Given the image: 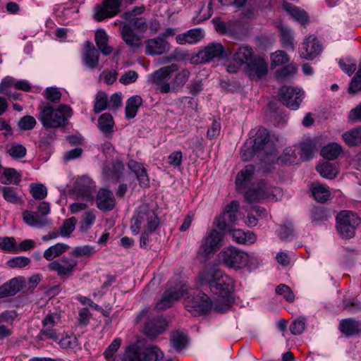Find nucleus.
<instances>
[{
    "mask_svg": "<svg viewBox=\"0 0 361 361\" xmlns=\"http://www.w3.org/2000/svg\"><path fill=\"white\" fill-rule=\"evenodd\" d=\"M200 279L203 283L209 286L213 294L222 298V302H212L207 295L198 292L192 298L188 297L185 300L188 311L195 316L205 314L212 307L216 312H226L230 307L228 298L234 289L233 280L220 270L214 269L204 271Z\"/></svg>",
    "mask_w": 361,
    "mask_h": 361,
    "instance_id": "nucleus-1",
    "label": "nucleus"
},
{
    "mask_svg": "<svg viewBox=\"0 0 361 361\" xmlns=\"http://www.w3.org/2000/svg\"><path fill=\"white\" fill-rule=\"evenodd\" d=\"M255 154L267 164L274 163L277 158L275 145L270 140L269 132L264 128H259L256 137L252 141H247L241 149V159L244 161L250 160Z\"/></svg>",
    "mask_w": 361,
    "mask_h": 361,
    "instance_id": "nucleus-2",
    "label": "nucleus"
},
{
    "mask_svg": "<svg viewBox=\"0 0 361 361\" xmlns=\"http://www.w3.org/2000/svg\"><path fill=\"white\" fill-rule=\"evenodd\" d=\"M39 119L47 128H57L68 124V119L73 116V110L67 104H60L54 109L50 104L42 106Z\"/></svg>",
    "mask_w": 361,
    "mask_h": 361,
    "instance_id": "nucleus-3",
    "label": "nucleus"
},
{
    "mask_svg": "<svg viewBox=\"0 0 361 361\" xmlns=\"http://www.w3.org/2000/svg\"><path fill=\"white\" fill-rule=\"evenodd\" d=\"M219 262L228 268L252 269L257 267L259 261L254 256L233 246L224 247L218 255Z\"/></svg>",
    "mask_w": 361,
    "mask_h": 361,
    "instance_id": "nucleus-4",
    "label": "nucleus"
},
{
    "mask_svg": "<svg viewBox=\"0 0 361 361\" xmlns=\"http://www.w3.org/2000/svg\"><path fill=\"white\" fill-rule=\"evenodd\" d=\"M160 220L153 205L147 203L141 204L131 219L130 230L137 235L142 229L154 232L159 225Z\"/></svg>",
    "mask_w": 361,
    "mask_h": 361,
    "instance_id": "nucleus-5",
    "label": "nucleus"
},
{
    "mask_svg": "<svg viewBox=\"0 0 361 361\" xmlns=\"http://www.w3.org/2000/svg\"><path fill=\"white\" fill-rule=\"evenodd\" d=\"M283 196V191L278 187H271L264 180L251 184L245 191V197L248 202H260L267 199L277 201Z\"/></svg>",
    "mask_w": 361,
    "mask_h": 361,
    "instance_id": "nucleus-6",
    "label": "nucleus"
},
{
    "mask_svg": "<svg viewBox=\"0 0 361 361\" xmlns=\"http://www.w3.org/2000/svg\"><path fill=\"white\" fill-rule=\"evenodd\" d=\"M360 224V217L353 212L341 211L336 215V229L343 238H353Z\"/></svg>",
    "mask_w": 361,
    "mask_h": 361,
    "instance_id": "nucleus-7",
    "label": "nucleus"
},
{
    "mask_svg": "<svg viewBox=\"0 0 361 361\" xmlns=\"http://www.w3.org/2000/svg\"><path fill=\"white\" fill-rule=\"evenodd\" d=\"M188 290L185 283L183 281L175 282L170 281L168 288L164 293L161 298L157 302L156 309L164 310L171 307L175 301L180 299Z\"/></svg>",
    "mask_w": 361,
    "mask_h": 361,
    "instance_id": "nucleus-8",
    "label": "nucleus"
},
{
    "mask_svg": "<svg viewBox=\"0 0 361 361\" xmlns=\"http://www.w3.org/2000/svg\"><path fill=\"white\" fill-rule=\"evenodd\" d=\"M178 66L175 63L164 66L154 71L151 75V81L157 87V90H159L160 92L168 93L171 90L169 81L172 73L178 71Z\"/></svg>",
    "mask_w": 361,
    "mask_h": 361,
    "instance_id": "nucleus-9",
    "label": "nucleus"
},
{
    "mask_svg": "<svg viewBox=\"0 0 361 361\" xmlns=\"http://www.w3.org/2000/svg\"><path fill=\"white\" fill-rule=\"evenodd\" d=\"M77 265L75 259L63 256L48 264L47 268L56 272L60 279L66 280L73 276Z\"/></svg>",
    "mask_w": 361,
    "mask_h": 361,
    "instance_id": "nucleus-10",
    "label": "nucleus"
},
{
    "mask_svg": "<svg viewBox=\"0 0 361 361\" xmlns=\"http://www.w3.org/2000/svg\"><path fill=\"white\" fill-rule=\"evenodd\" d=\"M304 92L296 87L283 86L280 89L279 99L286 107L296 110L303 99Z\"/></svg>",
    "mask_w": 361,
    "mask_h": 361,
    "instance_id": "nucleus-11",
    "label": "nucleus"
},
{
    "mask_svg": "<svg viewBox=\"0 0 361 361\" xmlns=\"http://www.w3.org/2000/svg\"><path fill=\"white\" fill-rule=\"evenodd\" d=\"M222 238V234L216 230H212L204 238L198 250V255L203 257V262L207 261L209 255L221 246Z\"/></svg>",
    "mask_w": 361,
    "mask_h": 361,
    "instance_id": "nucleus-12",
    "label": "nucleus"
},
{
    "mask_svg": "<svg viewBox=\"0 0 361 361\" xmlns=\"http://www.w3.org/2000/svg\"><path fill=\"white\" fill-rule=\"evenodd\" d=\"M238 209V201H233L228 204L223 214L216 220L217 228L221 231L230 230L237 221Z\"/></svg>",
    "mask_w": 361,
    "mask_h": 361,
    "instance_id": "nucleus-13",
    "label": "nucleus"
},
{
    "mask_svg": "<svg viewBox=\"0 0 361 361\" xmlns=\"http://www.w3.org/2000/svg\"><path fill=\"white\" fill-rule=\"evenodd\" d=\"M123 0H104L102 4L94 7V18L97 21H102L107 18L116 16L119 12V8Z\"/></svg>",
    "mask_w": 361,
    "mask_h": 361,
    "instance_id": "nucleus-14",
    "label": "nucleus"
},
{
    "mask_svg": "<svg viewBox=\"0 0 361 361\" xmlns=\"http://www.w3.org/2000/svg\"><path fill=\"white\" fill-rule=\"evenodd\" d=\"M56 319H59L56 314H48L42 321V327L37 338L39 341L51 339L54 341L58 340V335L54 326L57 324Z\"/></svg>",
    "mask_w": 361,
    "mask_h": 361,
    "instance_id": "nucleus-15",
    "label": "nucleus"
},
{
    "mask_svg": "<svg viewBox=\"0 0 361 361\" xmlns=\"http://www.w3.org/2000/svg\"><path fill=\"white\" fill-rule=\"evenodd\" d=\"M322 47L314 35L305 37L300 49V57L307 60H313L322 51Z\"/></svg>",
    "mask_w": 361,
    "mask_h": 361,
    "instance_id": "nucleus-16",
    "label": "nucleus"
},
{
    "mask_svg": "<svg viewBox=\"0 0 361 361\" xmlns=\"http://www.w3.org/2000/svg\"><path fill=\"white\" fill-rule=\"evenodd\" d=\"M74 190L79 197L87 202H92L95 192V185L92 180L82 176L78 179L75 184Z\"/></svg>",
    "mask_w": 361,
    "mask_h": 361,
    "instance_id": "nucleus-17",
    "label": "nucleus"
},
{
    "mask_svg": "<svg viewBox=\"0 0 361 361\" xmlns=\"http://www.w3.org/2000/svg\"><path fill=\"white\" fill-rule=\"evenodd\" d=\"M245 70L251 79L259 80L267 74L268 66L263 59L256 57L245 66Z\"/></svg>",
    "mask_w": 361,
    "mask_h": 361,
    "instance_id": "nucleus-18",
    "label": "nucleus"
},
{
    "mask_svg": "<svg viewBox=\"0 0 361 361\" xmlns=\"http://www.w3.org/2000/svg\"><path fill=\"white\" fill-rule=\"evenodd\" d=\"M167 327V322L161 317L148 318L144 327L145 334L150 337H156L163 333Z\"/></svg>",
    "mask_w": 361,
    "mask_h": 361,
    "instance_id": "nucleus-19",
    "label": "nucleus"
},
{
    "mask_svg": "<svg viewBox=\"0 0 361 361\" xmlns=\"http://www.w3.org/2000/svg\"><path fill=\"white\" fill-rule=\"evenodd\" d=\"M170 46L166 39L162 37H157L147 40L146 45V54L150 56L160 55L168 52Z\"/></svg>",
    "mask_w": 361,
    "mask_h": 361,
    "instance_id": "nucleus-20",
    "label": "nucleus"
},
{
    "mask_svg": "<svg viewBox=\"0 0 361 361\" xmlns=\"http://www.w3.org/2000/svg\"><path fill=\"white\" fill-rule=\"evenodd\" d=\"M26 286L24 277L19 276L12 279L0 286V298L12 296Z\"/></svg>",
    "mask_w": 361,
    "mask_h": 361,
    "instance_id": "nucleus-21",
    "label": "nucleus"
},
{
    "mask_svg": "<svg viewBox=\"0 0 361 361\" xmlns=\"http://www.w3.org/2000/svg\"><path fill=\"white\" fill-rule=\"evenodd\" d=\"M224 48L220 43H210L198 53V57L204 62H208L214 59L220 58L224 54Z\"/></svg>",
    "mask_w": 361,
    "mask_h": 361,
    "instance_id": "nucleus-22",
    "label": "nucleus"
},
{
    "mask_svg": "<svg viewBox=\"0 0 361 361\" xmlns=\"http://www.w3.org/2000/svg\"><path fill=\"white\" fill-rule=\"evenodd\" d=\"M96 202L98 209L104 212L112 210L116 205L113 193L104 188H101L98 191Z\"/></svg>",
    "mask_w": 361,
    "mask_h": 361,
    "instance_id": "nucleus-23",
    "label": "nucleus"
},
{
    "mask_svg": "<svg viewBox=\"0 0 361 361\" xmlns=\"http://www.w3.org/2000/svg\"><path fill=\"white\" fill-rule=\"evenodd\" d=\"M99 54L91 42H86L84 46L82 61L90 69L95 68L99 64Z\"/></svg>",
    "mask_w": 361,
    "mask_h": 361,
    "instance_id": "nucleus-24",
    "label": "nucleus"
},
{
    "mask_svg": "<svg viewBox=\"0 0 361 361\" xmlns=\"http://www.w3.org/2000/svg\"><path fill=\"white\" fill-rule=\"evenodd\" d=\"M255 173V167L252 165H247L236 176L235 185L238 190L247 188Z\"/></svg>",
    "mask_w": 361,
    "mask_h": 361,
    "instance_id": "nucleus-25",
    "label": "nucleus"
},
{
    "mask_svg": "<svg viewBox=\"0 0 361 361\" xmlns=\"http://www.w3.org/2000/svg\"><path fill=\"white\" fill-rule=\"evenodd\" d=\"M128 166L129 169L135 174L140 186L144 188L149 186V178L147 171L142 164L134 160H130Z\"/></svg>",
    "mask_w": 361,
    "mask_h": 361,
    "instance_id": "nucleus-26",
    "label": "nucleus"
},
{
    "mask_svg": "<svg viewBox=\"0 0 361 361\" xmlns=\"http://www.w3.org/2000/svg\"><path fill=\"white\" fill-rule=\"evenodd\" d=\"M255 58L252 48L247 45L240 46L233 54L234 61L240 65L247 66Z\"/></svg>",
    "mask_w": 361,
    "mask_h": 361,
    "instance_id": "nucleus-27",
    "label": "nucleus"
},
{
    "mask_svg": "<svg viewBox=\"0 0 361 361\" xmlns=\"http://www.w3.org/2000/svg\"><path fill=\"white\" fill-rule=\"evenodd\" d=\"M203 37L204 34L202 30L199 28H195L177 35L176 39L177 43L179 44H184L186 43L194 44L200 41Z\"/></svg>",
    "mask_w": 361,
    "mask_h": 361,
    "instance_id": "nucleus-28",
    "label": "nucleus"
},
{
    "mask_svg": "<svg viewBox=\"0 0 361 361\" xmlns=\"http://www.w3.org/2000/svg\"><path fill=\"white\" fill-rule=\"evenodd\" d=\"M233 240L239 244H253L256 241V235L251 231H245L242 229L228 230Z\"/></svg>",
    "mask_w": 361,
    "mask_h": 361,
    "instance_id": "nucleus-29",
    "label": "nucleus"
},
{
    "mask_svg": "<svg viewBox=\"0 0 361 361\" xmlns=\"http://www.w3.org/2000/svg\"><path fill=\"white\" fill-rule=\"evenodd\" d=\"M23 217L24 221L32 227L42 228L48 224L47 218L36 212L25 211L23 213Z\"/></svg>",
    "mask_w": 361,
    "mask_h": 361,
    "instance_id": "nucleus-30",
    "label": "nucleus"
},
{
    "mask_svg": "<svg viewBox=\"0 0 361 361\" xmlns=\"http://www.w3.org/2000/svg\"><path fill=\"white\" fill-rule=\"evenodd\" d=\"M114 122L112 116L109 113L102 114L98 119V126L101 132L108 137L114 133Z\"/></svg>",
    "mask_w": 361,
    "mask_h": 361,
    "instance_id": "nucleus-31",
    "label": "nucleus"
},
{
    "mask_svg": "<svg viewBox=\"0 0 361 361\" xmlns=\"http://www.w3.org/2000/svg\"><path fill=\"white\" fill-rule=\"evenodd\" d=\"M142 104V99L139 95H134L128 98L126 104V118L131 119L135 117L138 109Z\"/></svg>",
    "mask_w": 361,
    "mask_h": 361,
    "instance_id": "nucleus-32",
    "label": "nucleus"
},
{
    "mask_svg": "<svg viewBox=\"0 0 361 361\" xmlns=\"http://www.w3.org/2000/svg\"><path fill=\"white\" fill-rule=\"evenodd\" d=\"M311 191L315 200L321 203L325 202L331 195L329 188L319 183H314L312 185Z\"/></svg>",
    "mask_w": 361,
    "mask_h": 361,
    "instance_id": "nucleus-33",
    "label": "nucleus"
},
{
    "mask_svg": "<svg viewBox=\"0 0 361 361\" xmlns=\"http://www.w3.org/2000/svg\"><path fill=\"white\" fill-rule=\"evenodd\" d=\"M124 170V165L121 160L116 159L113 162L112 169H109L106 166L103 168L104 176L109 179L118 180L122 176Z\"/></svg>",
    "mask_w": 361,
    "mask_h": 361,
    "instance_id": "nucleus-34",
    "label": "nucleus"
},
{
    "mask_svg": "<svg viewBox=\"0 0 361 361\" xmlns=\"http://www.w3.org/2000/svg\"><path fill=\"white\" fill-rule=\"evenodd\" d=\"M69 249L66 244L58 243L47 250L43 253V257L48 261H52L54 259L60 257Z\"/></svg>",
    "mask_w": 361,
    "mask_h": 361,
    "instance_id": "nucleus-35",
    "label": "nucleus"
},
{
    "mask_svg": "<svg viewBox=\"0 0 361 361\" xmlns=\"http://www.w3.org/2000/svg\"><path fill=\"white\" fill-rule=\"evenodd\" d=\"M95 42L101 52L107 56L112 53L113 48L108 45V36L102 30H98L95 32Z\"/></svg>",
    "mask_w": 361,
    "mask_h": 361,
    "instance_id": "nucleus-36",
    "label": "nucleus"
},
{
    "mask_svg": "<svg viewBox=\"0 0 361 361\" xmlns=\"http://www.w3.org/2000/svg\"><path fill=\"white\" fill-rule=\"evenodd\" d=\"M339 329L347 336L357 335L360 331L359 323L352 319L343 320L340 324Z\"/></svg>",
    "mask_w": 361,
    "mask_h": 361,
    "instance_id": "nucleus-37",
    "label": "nucleus"
},
{
    "mask_svg": "<svg viewBox=\"0 0 361 361\" xmlns=\"http://www.w3.org/2000/svg\"><path fill=\"white\" fill-rule=\"evenodd\" d=\"M342 151L343 149L339 144L331 142L322 147L321 155L326 159L334 160L338 157Z\"/></svg>",
    "mask_w": 361,
    "mask_h": 361,
    "instance_id": "nucleus-38",
    "label": "nucleus"
},
{
    "mask_svg": "<svg viewBox=\"0 0 361 361\" xmlns=\"http://www.w3.org/2000/svg\"><path fill=\"white\" fill-rule=\"evenodd\" d=\"M121 35L124 42L132 47H138L140 45V38L133 32L130 26L126 24L123 26Z\"/></svg>",
    "mask_w": 361,
    "mask_h": 361,
    "instance_id": "nucleus-39",
    "label": "nucleus"
},
{
    "mask_svg": "<svg viewBox=\"0 0 361 361\" xmlns=\"http://www.w3.org/2000/svg\"><path fill=\"white\" fill-rule=\"evenodd\" d=\"M123 361H145L143 353L137 345H132L126 350Z\"/></svg>",
    "mask_w": 361,
    "mask_h": 361,
    "instance_id": "nucleus-40",
    "label": "nucleus"
},
{
    "mask_svg": "<svg viewBox=\"0 0 361 361\" xmlns=\"http://www.w3.org/2000/svg\"><path fill=\"white\" fill-rule=\"evenodd\" d=\"M61 348L66 350H73L79 348V343L76 336L66 334L58 342Z\"/></svg>",
    "mask_w": 361,
    "mask_h": 361,
    "instance_id": "nucleus-41",
    "label": "nucleus"
},
{
    "mask_svg": "<svg viewBox=\"0 0 361 361\" xmlns=\"http://www.w3.org/2000/svg\"><path fill=\"white\" fill-rule=\"evenodd\" d=\"M317 171L319 174L326 178L333 179L336 178L338 173L337 169L336 166L328 161L324 162L317 166Z\"/></svg>",
    "mask_w": 361,
    "mask_h": 361,
    "instance_id": "nucleus-42",
    "label": "nucleus"
},
{
    "mask_svg": "<svg viewBox=\"0 0 361 361\" xmlns=\"http://www.w3.org/2000/svg\"><path fill=\"white\" fill-rule=\"evenodd\" d=\"M285 8L289 12L290 15L299 23L304 24L308 21L307 13L290 4L284 5Z\"/></svg>",
    "mask_w": 361,
    "mask_h": 361,
    "instance_id": "nucleus-43",
    "label": "nucleus"
},
{
    "mask_svg": "<svg viewBox=\"0 0 361 361\" xmlns=\"http://www.w3.org/2000/svg\"><path fill=\"white\" fill-rule=\"evenodd\" d=\"M145 361H158L164 357V353L156 345H149L142 352Z\"/></svg>",
    "mask_w": 361,
    "mask_h": 361,
    "instance_id": "nucleus-44",
    "label": "nucleus"
},
{
    "mask_svg": "<svg viewBox=\"0 0 361 361\" xmlns=\"http://www.w3.org/2000/svg\"><path fill=\"white\" fill-rule=\"evenodd\" d=\"M360 128H354L344 133L342 135L345 142L349 146H356L360 144Z\"/></svg>",
    "mask_w": 361,
    "mask_h": 361,
    "instance_id": "nucleus-45",
    "label": "nucleus"
},
{
    "mask_svg": "<svg viewBox=\"0 0 361 361\" xmlns=\"http://www.w3.org/2000/svg\"><path fill=\"white\" fill-rule=\"evenodd\" d=\"M0 249L8 253H18V247L13 237H0Z\"/></svg>",
    "mask_w": 361,
    "mask_h": 361,
    "instance_id": "nucleus-46",
    "label": "nucleus"
},
{
    "mask_svg": "<svg viewBox=\"0 0 361 361\" xmlns=\"http://www.w3.org/2000/svg\"><path fill=\"white\" fill-rule=\"evenodd\" d=\"M109 107L107 94L104 92H98L95 97L94 111L95 114L100 113Z\"/></svg>",
    "mask_w": 361,
    "mask_h": 361,
    "instance_id": "nucleus-47",
    "label": "nucleus"
},
{
    "mask_svg": "<svg viewBox=\"0 0 361 361\" xmlns=\"http://www.w3.org/2000/svg\"><path fill=\"white\" fill-rule=\"evenodd\" d=\"M187 335L183 332L175 331L171 335V346L176 350H180L187 343Z\"/></svg>",
    "mask_w": 361,
    "mask_h": 361,
    "instance_id": "nucleus-48",
    "label": "nucleus"
},
{
    "mask_svg": "<svg viewBox=\"0 0 361 361\" xmlns=\"http://www.w3.org/2000/svg\"><path fill=\"white\" fill-rule=\"evenodd\" d=\"M30 192L34 199L42 200L47 195V188L41 183H32L30 185Z\"/></svg>",
    "mask_w": 361,
    "mask_h": 361,
    "instance_id": "nucleus-49",
    "label": "nucleus"
},
{
    "mask_svg": "<svg viewBox=\"0 0 361 361\" xmlns=\"http://www.w3.org/2000/svg\"><path fill=\"white\" fill-rule=\"evenodd\" d=\"M26 148L22 145L13 143L7 147V153L13 159H21L26 155Z\"/></svg>",
    "mask_w": 361,
    "mask_h": 361,
    "instance_id": "nucleus-50",
    "label": "nucleus"
},
{
    "mask_svg": "<svg viewBox=\"0 0 361 361\" xmlns=\"http://www.w3.org/2000/svg\"><path fill=\"white\" fill-rule=\"evenodd\" d=\"M330 216L329 213L323 207L315 208L312 214V221L315 224H320L329 219Z\"/></svg>",
    "mask_w": 361,
    "mask_h": 361,
    "instance_id": "nucleus-51",
    "label": "nucleus"
},
{
    "mask_svg": "<svg viewBox=\"0 0 361 361\" xmlns=\"http://www.w3.org/2000/svg\"><path fill=\"white\" fill-rule=\"evenodd\" d=\"M2 194L4 198L11 203L18 204L21 202V198L12 187H3Z\"/></svg>",
    "mask_w": 361,
    "mask_h": 361,
    "instance_id": "nucleus-52",
    "label": "nucleus"
},
{
    "mask_svg": "<svg viewBox=\"0 0 361 361\" xmlns=\"http://www.w3.org/2000/svg\"><path fill=\"white\" fill-rule=\"evenodd\" d=\"M95 252L94 247L90 245L75 247L71 252V255L75 257H89Z\"/></svg>",
    "mask_w": 361,
    "mask_h": 361,
    "instance_id": "nucleus-53",
    "label": "nucleus"
},
{
    "mask_svg": "<svg viewBox=\"0 0 361 361\" xmlns=\"http://www.w3.org/2000/svg\"><path fill=\"white\" fill-rule=\"evenodd\" d=\"M281 42L284 47L294 49L293 37L291 30L288 27H282L281 29Z\"/></svg>",
    "mask_w": 361,
    "mask_h": 361,
    "instance_id": "nucleus-54",
    "label": "nucleus"
},
{
    "mask_svg": "<svg viewBox=\"0 0 361 361\" xmlns=\"http://www.w3.org/2000/svg\"><path fill=\"white\" fill-rule=\"evenodd\" d=\"M126 19L128 20V23L126 25L130 26L133 30L142 32L147 30V25L143 18L132 17Z\"/></svg>",
    "mask_w": 361,
    "mask_h": 361,
    "instance_id": "nucleus-55",
    "label": "nucleus"
},
{
    "mask_svg": "<svg viewBox=\"0 0 361 361\" xmlns=\"http://www.w3.org/2000/svg\"><path fill=\"white\" fill-rule=\"evenodd\" d=\"M29 257L18 256L11 258L7 261V265L11 268H23L30 263Z\"/></svg>",
    "mask_w": 361,
    "mask_h": 361,
    "instance_id": "nucleus-56",
    "label": "nucleus"
},
{
    "mask_svg": "<svg viewBox=\"0 0 361 361\" xmlns=\"http://www.w3.org/2000/svg\"><path fill=\"white\" fill-rule=\"evenodd\" d=\"M77 220L71 217L64 221L63 226L60 228V234L63 237H69L74 231Z\"/></svg>",
    "mask_w": 361,
    "mask_h": 361,
    "instance_id": "nucleus-57",
    "label": "nucleus"
},
{
    "mask_svg": "<svg viewBox=\"0 0 361 361\" xmlns=\"http://www.w3.org/2000/svg\"><path fill=\"white\" fill-rule=\"evenodd\" d=\"M271 66H281L289 61L288 54L283 51H277L271 54Z\"/></svg>",
    "mask_w": 361,
    "mask_h": 361,
    "instance_id": "nucleus-58",
    "label": "nucleus"
},
{
    "mask_svg": "<svg viewBox=\"0 0 361 361\" xmlns=\"http://www.w3.org/2000/svg\"><path fill=\"white\" fill-rule=\"evenodd\" d=\"M276 293L282 295L283 298L289 302H293L295 300V295L290 287L285 284H280L276 288Z\"/></svg>",
    "mask_w": 361,
    "mask_h": 361,
    "instance_id": "nucleus-59",
    "label": "nucleus"
},
{
    "mask_svg": "<svg viewBox=\"0 0 361 361\" xmlns=\"http://www.w3.org/2000/svg\"><path fill=\"white\" fill-rule=\"evenodd\" d=\"M359 91H361V63L348 88V92L351 94H355Z\"/></svg>",
    "mask_w": 361,
    "mask_h": 361,
    "instance_id": "nucleus-60",
    "label": "nucleus"
},
{
    "mask_svg": "<svg viewBox=\"0 0 361 361\" xmlns=\"http://www.w3.org/2000/svg\"><path fill=\"white\" fill-rule=\"evenodd\" d=\"M190 71L187 69L181 70L177 73L173 80V85L176 87H182L185 85L190 77Z\"/></svg>",
    "mask_w": 361,
    "mask_h": 361,
    "instance_id": "nucleus-61",
    "label": "nucleus"
},
{
    "mask_svg": "<svg viewBox=\"0 0 361 361\" xmlns=\"http://www.w3.org/2000/svg\"><path fill=\"white\" fill-rule=\"evenodd\" d=\"M297 67L293 64H289L281 69L277 71V78L283 80L295 75L297 73Z\"/></svg>",
    "mask_w": 361,
    "mask_h": 361,
    "instance_id": "nucleus-62",
    "label": "nucleus"
},
{
    "mask_svg": "<svg viewBox=\"0 0 361 361\" xmlns=\"http://www.w3.org/2000/svg\"><path fill=\"white\" fill-rule=\"evenodd\" d=\"M121 343V340L120 338H115L105 350L104 355L107 361H113L112 357L120 348Z\"/></svg>",
    "mask_w": 361,
    "mask_h": 361,
    "instance_id": "nucleus-63",
    "label": "nucleus"
},
{
    "mask_svg": "<svg viewBox=\"0 0 361 361\" xmlns=\"http://www.w3.org/2000/svg\"><path fill=\"white\" fill-rule=\"evenodd\" d=\"M305 328V317H300L294 320L290 326V331L293 335H300Z\"/></svg>",
    "mask_w": 361,
    "mask_h": 361,
    "instance_id": "nucleus-64",
    "label": "nucleus"
}]
</instances>
